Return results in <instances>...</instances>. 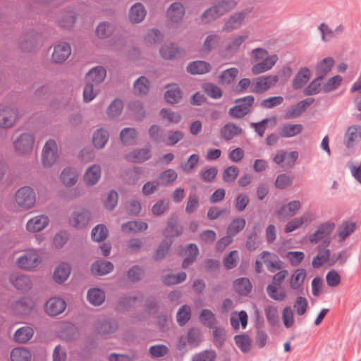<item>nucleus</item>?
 Masks as SVG:
<instances>
[{
	"label": "nucleus",
	"instance_id": "1",
	"mask_svg": "<svg viewBox=\"0 0 361 361\" xmlns=\"http://www.w3.org/2000/svg\"><path fill=\"white\" fill-rule=\"evenodd\" d=\"M278 61L276 54L269 55L268 51L263 48H256L252 50L250 61L252 63L251 68L254 75H259L271 70Z\"/></svg>",
	"mask_w": 361,
	"mask_h": 361
},
{
	"label": "nucleus",
	"instance_id": "2",
	"mask_svg": "<svg viewBox=\"0 0 361 361\" xmlns=\"http://www.w3.org/2000/svg\"><path fill=\"white\" fill-rule=\"evenodd\" d=\"M97 36L102 39L111 38V42L118 40L123 43V38L118 35V27L114 23L102 22L96 28Z\"/></svg>",
	"mask_w": 361,
	"mask_h": 361
},
{
	"label": "nucleus",
	"instance_id": "3",
	"mask_svg": "<svg viewBox=\"0 0 361 361\" xmlns=\"http://www.w3.org/2000/svg\"><path fill=\"white\" fill-rule=\"evenodd\" d=\"M15 199L20 207L23 209H28L35 205L36 195L32 188L25 186L16 192Z\"/></svg>",
	"mask_w": 361,
	"mask_h": 361
},
{
	"label": "nucleus",
	"instance_id": "4",
	"mask_svg": "<svg viewBox=\"0 0 361 361\" xmlns=\"http://www.w3.org/2000/svg\"><path fill=\"white\" fill-rule=\"evenodd\" d=\"M251 12V8H245L233 13L224 23L222 30L226 32H231L240 29L244 23L247 15Z\"/></svg>",
	"mask_w": 361,
	"mask_h": 361
},
{
	"label": "nucleus",
	"instance_id": "5",
	"mask_svg": "<svg viewBox=\"0 0 361 361\" xmlns=\"http://www.w3.org/2000/svg\"><path fill=\"white\" fill-rule=\"evenodd\" d=\"M335 228V224L331 221H326L319 225L316 231L309 236V241L312 244H317L322 240L324 243H329L330 238H328Z\"/></svg>",
	"mask_w": 361,
	"mask_h": 361
},
{
	"label": "nucleus",
	"instance_id": "6",
	"mask_svg": "<svg viewBox=\"0 0 361 361\" xmlns=\"http://www.w3.org/2000/svg\"><path fill=\"white\" fill-rule=\"evenodd\" d=\"M255 101L253 96L249 95L235 101L237 104L229 110V115L233 118H241L244 117L250 110Z\"/></svg>",
	"mask_w": 361,
	"mask_h": 361
},
{
	"label": "nucleus",
	"instance_id": "7",
	"mask_svg": "<svg viewBox=\"0 0 361 361\" xmlns=\"http://www.w3.org/2000/svg\"><path fill=\"white\" fill-rule=\"evenodd\" d=\"M91 219V214L89 210L79 207L76 208L69 218V224L75 228H83L88 225Z\"/></svg>",
	"mask_w": 361,
	"mask_h": 361
},
{
	"label": "nucleus",
	"instance_id": "8",
	"mask_svg": "<svg viewBox=\"0 0 361 361\" xmlns=\"http://www.w3.org/2000/svg\"><path fill=\"white\" fill-rule=\"evenodd\" d=\"M34 143V136L30 133H24L14 140L13 147L17 153L25 154L32 150Z\"/></svg>",
	"mask_w": 361,
	"mask_h": 361
},
{
	"label": "nucleus",
	"instance_id": "9",
	"mask_svg": "<svg viewBox=\"0 0 361 361\" xmlns=\"http://www.w3.org/2000/svg\"><path fill=\"white\" fill-rule=\"evenodd\" d=\"M58 159V147L56 142L53 140H49L44 145L42 160L44 166H51Z\"/></svg>",
	"mask_w": 361,
	"mask_h": 361
},
{
	"label": "nucleus",
	"instance_id": "10",
	"mask_svg": "<svg viewBox=\"0 0 361 361\" xmlns=\"http://www.w3.org/2000/svg\"><path fill=\"white\" fill-rule=\"evenodd\" d=\"M40 262L39 255L34 250H30L21 256L17 260L18 267L22 269L31 270L38 266Z\"/></svg>",
	"mask_w": 361,
	"mask_h": 361
},
{
	"label": "nucleus",
	"instance_id": "11",
	"mask_svg": "<svg viewBox=\"0 0 361 361\" xmlns=\"http://www.w3.org/2000/svg\"><path fill=\"white\" fill-rule=\"evenodd\" d=\"M298 158V153L296 151L286 152L279 150L273 158V161L281 165L284 169L292 168Z\"/></svg>",
	"mask_w": 361,
	"mask_h": 361
},
{
	"label": "nucleus",
	"instance_id": "12",
	"mask_svg": "<svg viewBox=\"0 0 361 361\" xmlns=\"http://www.w3.org/2000/svg\"><path fill=\"white\" fill-rule=\"evenodd\" d=\"M279 80L278 75H267L257 78L252 84V92H263L274 86Z\"/></svg>",
	"mask_w": 361,
	"mask_h": 361
},
{
	"label": "nucleus",
	"instance_id": "13",
	"mask_svg": "<svg viewBox=\"0 0 361 361\" xmlns=\"http://www.w3.org/2000/svg\"><path fill=\"white\" fill-rule=\"evenodd\" d=\"M259 258L263 259V262L265 264L268 271L271 273L281 270L284 267V263L276 255L268 251L262 252L259 254Z\"/></svg>",
	"mask_w": 361,
	"mask_h": 361
},
{
	"label": "nucleus",
	"instance_id": "14",
	"mask_svg": "<svg viewBox=\"0 0 361 361\" xmlns=\"http://www.w3.org/2000/svg\"><path fill=\"white\" fill-rule=\"evenodd\" d=\"M18 118L16 109L9 106L0 107V128L12 127Z\"/></svg>",
	"mask_w": 361,
	"mask_h": 361
},
{
	"label": "nucleus",
	"instance_id": "15",
	"mask_svg": "<svg viewBox=\"0 0 361 361\" xmlns=\"http://www.w3.org/2000/svg\"><path fill=\"white\" fill-rule=\"evenodd\" d=\"M361 140V126L353 125L347 129L344 135V145L347 148H353Z\"/></svg>",
	"mask_w": 361,
	"mask_h": 361
},
{
	"label": "nucleus",
	"instance_id": "16",
	"mask_svg": "<svg viewBox=\"0 0 361 361\" xmlns=\"http://www.w3.org/2000/svg\"><path fill=\"white\" fill-rule=\"evenodd\" d=\"M314 99L310 97L298 102L295 105L288 109L286 118H295L299 117L314 102Z\"/></svg>",
	"mask_w": 361,
	"mask_h": 361
},
{
	"label": "nucleus",
	"instance_id": "17",
	"mask_svg": "<svg viewBox=\"0 0 361 361\" xmlns=\"http://www.w3.org/2000/svg\"><path fill=\"white\" fill-rule=\"evenodd\" d=\"M49 219L47 216L39 215L27 221L26 228L29 232L36 233L45 228L49 225Z\"/></svg>",
	"mask_w": 361,
	"mask_h": 361
},
{
	"label": "nucleus",
	"instance_id": "18",
	"mask_svg": "<svg viewBox=\"0 0 361 361\" xmlns=\"http://www.w3.org/2000/svg\"><path fill=\"white\" fill-rule=\"evenodd\" d=\"M185 14V8L180 2L173 3L167 10L166 17L169 22L177 23L183 18Z\"/></svg>",
	"mask_w": 361,
	"mask_h": 361
},
{
	"label": "nucleus",
	"instance_id": "19",
	"mask_svg": "<svg viewBox=\"0 0 361 361\" xmlns=\"http://www.w3.org/2000/svg\"><path fill=\"white\" fill-rule=\"evenodd\" d=\"M71 53V48L69 44L62 42L54 47L52 54V60L55 63H61L66 61Z\"/></svg>",
	"mask_w": 361,
	"mask_h": 361
},
{
	"label": "nucleus",
	"instance_id": "20",
	"mask_svg": "<svg viewBox=\"0 0 361 361\" xmlns=\"http://www.w3.org/2000/svg\"><path fill=\"white\" fill-rule=\"evenodd\" d=\"M66 307V302L59 298H50L45 305L47 312L51 316L61 314L65 310Z\"/></svg>",
	"mask_w": 361,
	"mask_h": 361
},
{
	"label": "nucleus",
	"instance_id": "21",
	"mask_svg": "<svg viewBox=\"0 0 361 361\" xmlns=\"http://www.w3.org/2000/svg\"><path fill=\"white\" fill-rule=\"evenodd\" d=\"M307 276V271L303 268L295 269L289 279V286L292 290L302 289L303 283Z\"/></svg>",
	"mask_w": 361,
	"mask_h": 361
},
{
	"label": "nucleus",
	"instance_id": "22",
	"mask_svg": "<svg viewBox=\"0 0 361 361\" xmlns=\"http://www.w3.org/2000/svg\"><path fill=\"white\" fill-rule=\"evenodd\" d=\"M106 75V69L101 66L92 68L86 74V80L89 83L97 85L101 83L105 79Z\"/></svg>",
	"mask_w": 361,
	"mask_h": 361
},
{
	"label": "nucleus",
	"instance_id": "23",
	"mask_svg": "<svg viewBox=\"0 0 361 361\" xmlns=\"http://www.w3.org/2000/svg\"><path fill=\"white\" fill-rule=\"evenodd\" d=\"M11 283L20 291L25 292L31 288L30 279L23 274H14L11 276Z\"/></svg>",
	"mask_w": 361,
	"mask_h": 361
},
{
	"label": "nucleus",
	"instance_id": "24",
	"mask_svg": "<svg viewBox=\"0 0 361 361\" xmlns=\"http://www.w3.org/2000/svg\"><path fill=\"white\" fill-rule=\"evenodd\" d=\"M242 133V128L231 122L226 123L220 130L221 136L225 140H231Z\"/></svg>",
	"mask_w": 361,
	"mask_h": 361
},
{
	"label": "nucleus",
	"instance_id": "25",
	"mask_svg": "<svg viewBox=\"0 0 361 361\" xmlns=\"http://www.w3.org/2000/svg\"><path fill=\"white\" fill-rule=\"evenodd\" d=\"M311 77L310 70L307 67L301 68L295 75L292 86L294 90L302 88Z\"/></svg>",
	"mask_w": 361,
	"mask_h": 361
},
{
	"label": "nucleus",
	"instance_id": "26",
	"mask_svg": "<svg viewBox=\"0 0 361 361\" xmlns=\"http://www.w3.org/2000/svg\"><path fill=\"white\" fill-rule=\"evenodd\" d=\"M32 308V302L30 298H23L12 305V310L15 314L26 315Z\"/></svg>",
	"mask_w": 361,
	"mask_h": 361
},
{
	"label": "nucleus",
	"instance_id": "27",
	"mask_svg": "<svg viewBox=\"0 0 361 361\" xmlns=\"http://www.w3.org/2000/svg\"><path fill=\"white\" fill-rule=\"evenodd\" d=\"M101 174L100 166L94 164L87 169L84 175V180L87 185H94L99 181Z\"/></svg>",
	"mask_w": 361,
	"mask_h": 361
},
{
	"label": "nucleus",
	"instance_id": "28",
	"mask_svg": "<svg viewBox=\"0 0 361 361\" xmlns=\"http://www.w3.org/2000/svg\"><path fill=\"white\" fill-rule=\"evenodd\" d=\"M151 157L149 148L135 149L126 155V159L134 163H142L148 160Z\"/></svg>",
	"mask_w": 361,
	"mask_h": 361
},
{
	"label": "nucleus",
	"instance_id": "29",
	"mask_svg": "<svg viewBox=\"0 0 361 361\" xmlns=\"http://www.w3.org/2000/svg\"><path fill=\"white\" fill-rule=\"evenodd\" d=\"M300 208V202L299 200H293L283 204L277 211V214L285 217H292L298 212Z\"/></svg>",
	"mask_w": 361,
	"mask_h": 361
},
{
	"label": "nucleus",
	"instance_id": "30",
	"mask_svg": "<svg viewBox=\"0 0 361 361\" xmlns=\"http://www.w3.org/2000/svg\"><path fill=\"white\" fill-rule=\"evenodd\" d=\"M148 228L147 223L141 221H131L123 224L121 226L122 231L126 234H135L145 231Z\"/></svg>",
	"mask_w": 361,
	"mask_h": 361
},
{
	"label": "nucleus",
	"instance_id": "31",
	"mask_svg": "<svg viewBox=\"0 0 361 361\" xmlns=\"http://www.w3.org/2000/svg\"><path fill=\"white\" fill-rule=\"evenodd\" d=\"M146 13L144 6L141 3H136L129 11V19L132 23H138L144 20Z\"/></svg>",
	"mask_w": 361,
	"mask_h": 361
},
{
	"label": "nucleus",
	"instance_id": "32",
	"mask_svg": "<svg viewBox=\"0 0 361 361\" xmlns=\"http://www.w3.org/2000/svg\"><path fill=\"white\" fill-rule=\"evenodd\" d=\"M199 255V249L196 244L190 243L185 249V258L183 261L182 267L184 269L188 267L196 259Z\"/></svg>",
	"mask_w": 361,
	"mask_h": 361
},
{
	"label": "nucleus",
	"instance_id": "33",
	"mask_svg": "<svg viewBox=\"0 0 361 361\" xmlns=\"http://www.w3.org/2000/svg\"><path fill=\"white\" fill-rule=\"evenodd\" d=\"M183 51L178 47L172 44L170 46H164L160 49V55L164 59H175L183 55Z\"/></svg>",
	"mask_w": 361,
	"mask_h": 361
},
{
	"label": "nucleus",
	"instance_id": "34",
	"mask_svg": "<svg viewBox=\"0 0 361 361\" xmlns=\"http://www.w3.org/2000/svg\"><path fill=\"white\" fill-rule=\"evenodd\" d=\"M356 229V224L352 221L342 222L338 227V236L340 241H344Z\"/></svg>",
	"mask_w": 361,
	"mask_h": 361
},
{
	"label": "nucleus",
	"instance_id": "35",
	"mask_svg": "<svg viewBox=\"0 0 361 361\" xmlns=\"http://www.w3.org/2000/svg\"><path fill=\"white\" fill-rule=\"evenodd\" d=\"M117 328V324L112 320L98 322L96 326L97 332L106 337L115 332Z\"/></svg>",
	"mask_w": 361,
	"mask_h": 361
},
{
	"label": "nucleus",
	"instance_id": "36",
	"mask_svg": "<svg viewBox=\"0 0 361 361\" xmlns=\"http://www.w3.org/2000/svg\"><path fill=\"white\" fill-rule=\"evenodd\" d=\"M221 42V37L215 32L210 33L204 41L202 47V52L208 54L215 49Z\"/></svg>",
	"mask_w": 361,
	"mask_h": 361
},
{
	"label": "nucleus",
	"instance_id": "37",
	"mask_svg": "<svg viewBox=\"0 0 361 361\" xmlns=\"http://www.w3.org/2000/svg\"><path fill=\"white\" fill-rule=\"evenodd\" d=\"M167 88L165 92V99L168 103L176 104L178 103L181 99V92L177 84L167 85Z\"/></svg>",
	"mask_w": 361,
	"mask_h": 361
},
{
	"label": "nucleus",
	"instance_id": "38",
	"mask_svg": "<svg viewBox=\"0 0 361 361\" xmlns=\"http://www.w3.org/2000/svg\"><path fill=\"white\" fill-rule=\"evenodd\" d=\"M113 269V264L106 260L97 261L92 265V272L93 274L98 276L107 274L110 273Z\"/></svg>",
	"mask_w": 361,
	"mask_h": 361
},
{
	"label": "nucleus",
	"instance_id": "39",
	"mask_svg": "<svg viewBox=\"0 0 361 361\" xmlns=\"http://www.w3.org/2000/svg\"><path fill=\"white\" fill-rule=\"evenodd\" d=\"M71 266L67 263L60 264L54 270V279L56 282L61 283L67 280L71 274Z\"/></svg>",
	"mask_w": 361,
	"mask_h": 361
},
{
	"label": "nucleus",
	"instance_id": "40",
	"mask_svg": "<svg viewBox=\"0 0 361 361\" xmlns=\"http://www.w3.org/2000/svg\"><path fill=\"white\" fill-rule=\"evenodd\" d=\"M252 288V283L247 278H240L233 282L234 290L240 295H247Z\"/></svg>",
	"mask_w": 361,
	"mask_h": 361
},
{
	"label": "nucleus",
	"instance_id": "41",
	"mask_svg": "<svg viewBox=\"0 0 361 361\" xmlns=\"http://www.w3.org/2000/svg\"><path fill=\"white\" fill-rule=\"evenodd\" d=\"M211 69V66L209 63L203 61H197L191 62L187 67V71L193 75H201L208 73Z\"/></svg>",
	"mask_w": 361,
	"mask_h": 361
},
{
	"label": "nucleus",
	"instance_id": "42",
	"mask_svg": "<svg viewBox=\"0 0 361 361\" xmlns=\"http://www.w3.org/2000/svg\"><path fill=\"white\" fill-rule=\"evenodd\" d=\"M11 361H31L32 355L25 347L14 348L10 353Z\"/></svg>",
	"mask_w": 361,
	"mask_h": 361
},
{
	"label": "nucleus",
	"instance_id": "43",
	"mask_svg": "<svg viewBox=\"0 0 361 361\" xmlns=\"http://www.w3.org/2000/svg\"><path fill=\"white\" fill-rule=\"evenodd\" d=\"M334 65V59L332 57H326L322 59L316 66L317 76L324 78L331 70Z\"/></svg>",
	"mask_w": 361,
	"mask_h": 361
},
{
	"label": "nucleus",
	"instance_id": "44",
	"mask_svg": "<svg viewBox=\"0 0 361 361\" xmlns=\"http://www.w3.org/2000/svg\"><path fill=\"white\" fill-rule=\"evenodd\" d=\"M302 129L301 124H285L282 126L279 134L282 137H292L300 135Z\"/></svg>",
	"mask_w": 361,
	"mask_h": 361
},
{
	"label": "nucleus",
	"instance_id": "45",
	"mask_svg": "<svg viewBox=\"0 0 361 361\" xmlns=\"http://www.w3.org/2000/svg\"><path fill=\"white\" fill-rule=\"evenodd\" d=\"M109 133L103 129H97L93 134L92 142L94 146L98 149H102L105 147L109 140Z\"/></svg>",
	"mask_w": 361,
	"mask_h": 361
},
{
	"label": "nucleus",
	"instance_id": "46",
	"mask_svg": "<svg viewBox=\"0 0 361 361\" xmlns=\"http://www.w3.org/2000/svg\"><path fill=\"white\" fill-rule=\"evenodd\" d=\"M61 180L66 186H72L78 180V172L75 169L67 167L61 172Z\"/></svg>",
	"mask_w": 361,
	"mask_h": 361
},
{
	"label": "nucleus",
	"instance_id": "47",
	"mask_svg": "<svg viewBox=\"0 0 361 361\" xmlns=\"http://www.w3.org/2000/svg\"><path fill=\"white\" fill-rule=\"evenodd\" d=\"M87 298L90 303L99 306L105 300V293L102 290L94 288L88 290Z\"/></svg>",
	"mask_w": 361,
	"mask_h": 361
},
{
	"label": "nucleus",
	"instance_id": "48",
	"mask_svg": "<svg viewBox=\"0 0 361 361\" xmlns=\"http://www.w3.org/2000/svg\"><path fill=\"white\" fill-rule=\"evenodd\" d=\"M34 331L30 326H23L18 329L14 334L15 341L19 343H25L32 337Z\"/></svg>",
	"mask_w": 361,
	"mask_h": 361
},
{
	"label": "nucleus",
	"instance_id": "49",
	"mask_svg": "<svg viewBox=\"0 0 361 361\" xmlns=\"http://www.w3.org/2000/svg\"><path fill=\"white\" fill-rule=\"evenodd\" d=\"M137 133L135 128H125L120 133V140L125 145H130L136 143Z\"/></svg>",
	"mask_w": 361,
	"mask_h": 361
},
{
	"label": "nucleus",
	"instance_id": "50",
	"mask_svg": "<svg viewBox=\"0 0 361 361\" xmlns=\"http://www.w3.org/2000/svg\"><path fill=\"white\" fill-rule=\"evenodd\" d=\"M246 221L242 217L235 218L231 221L227 228V234L230 236H235L240 233L245 226Z\"/></svg>",
	"mask_w": 361,
	"mask_h": 361
},
{
	"label": "nucleus",
	"instance_id": "51",
	"mask_svg": "<svg viewBox=\"0 0 361 361\" xmlns=\"http://www.w3.org/2000/svg\"><path fill=\"white\" fill-rule=\"evenodd\" d=\"M238 75V68H228L221 72V75L219 76L218 82L221 85H228L235 79Z\"/></svg>",
	"mask_w": 361,
	"mask_h": 361
},
{
	"label": "nucleus",
	"instance_id": "52",
	"mask_svg": "<svg viewBox=\"0 0 361 361\" xmlns=\"http://www.w3.org/2000/svg\"><path fill=\"white\" fill-rule=\"evenodd\" d=\"M178 178L177 173L173 169H167L159 174L157 181L159 185H168Z\"/></svg>",
	"mask_w": 361,
	"mask_h": 361
},
{
	"label": "nucleus",
	"instance_id": "53",
	"mask_svg": "<svg viewBox=\"0 0 361 361\" xmlns=\"http://www.w3.org/2000/svg\"><path fill=\"white\" fill-rule=\"evenodd\" d=\"M224 14L218 8L216 4L207 9L201 16L202 21L204 23H209Z\"/></svg>",
	"mask_w": 361,
	"mask_h": 361
},
{
	"label": "nucleus",
	"instance_id": "54",
	"mask_svg": "<svg viewBox=\"0 0 361 361\" xmlns=\"http://www.w3.org/2000/svg\"><path fill=\"white\" fill-rule=\"evenodd\" d=\"M150 84L148 79L141 76L134 82V92L137 95L146 94L149 90Z\"/></svg>",
	"mask_w": 361,
	"mask_h": 361
},
{
	"label": "nucleus",
	"instance_id": "55",
	"mask_svg": "<svg viewBox=\"0 0 361 361\" xmlns=\"http://www.w3.org/2000/svg\"><path fill=\"white\" fill-rule=\"evenodd\" d=\"M279 287L280 286L269 284L267 287V293L271 299L283 301L286 298V293L283 288H279Z\"/></svg>",
	"mask_w": 361,
	"mask_h": 361
},
{
	"label": "nucleus",
	"instance_id": "56",
	"mask_svg": "<svg viewBox=\"0 0 361 361\" xmlns=\"http://www.w3.org/2000/svg\"><path fill=\"white\" fill-rule=\"evenodd\" d=\"M247 314L245 311H240L238 312V315L235 314H233L231 317V324L235 329H238L240 326V322L242 325V327L245 329L247 324Z\"/></svg>",
	"mask_w": 361,
	"mask_h": 361
},
{
	"label": "nucleus",
	"instance_id": "57",
	"mask_svg": "<svg viewBox=\"0 0 361 361\" xmlns=\"http://www.w3.org/2000/svg\"><path fill=\"white\" fill-rule=\"evenodd\" d=\"M200 322L209 328L214 327L216 320L214 314L207 309L202 310L200 314Z\"/></svg>",
	"mask_w": 361,
	"mask_h": 361
},
{
	"label": "nucleus",
	"instance_id": "58",
	"mask_svg": "<svg viewBox=\"0 0 361 361\" xmlns=\"http://www.w3.org/2000/svg\"><path fill=\"white\" fill-rule=\"evenodd\" d=\"M76 20V15L73 11H66L59 20L61 27L70 29L71 28Z\"/></svg>",
	"mask_w": 361,
	"mask_h": 361
},
{
	"label": "nucleus",
	"instance_id": "59",
	"mask_svg": "<svg viewBox=\"0 0 361 361\" xmlns=\"http://www.w3.org/2000/svg\"><path fill=\"white\" fill-rule=\"evenodd\" d=\"M322 78H319V77L317 76L307 87H306L303 91V93L305 96H311L315 95L320 92L322 90L321 87V80Z\"/></svg>",
	"mask_w": 361,
	"mask_h": 361
},
{
	"label": "nucleus",
	"instance_id": "60",
	"mask_svg": "<svg viewBox=\"0 0 361 361\" xmlns=\"http://www.w3.org/2000/svg\"><path fill=\"white\" fill-rule=\"evenodd\" d=\"M202 337L199 329L192 328L188 332V343L192 347H197L202 342Z\"/></svg>",
	"mask_w": 361,
	"mask_h": 361
},
{
	"label": "nucleus",
	"instance_id": "61",
	"mask_svg": "<svg viewBox=\"0 0 361 361\" xmlns=\"http://www.w3.org/2000/svg\"><path fill=\"white\" fill-rule=\"evenodd\" d=\"M108 229L103 224H99L92 231V238L93 240L100 242L104 240L108 236Z\"/></svg>",
	"mask_w": 361,
	"mask_h": 361
},
{
	"label": "nucleus",
	"instance_id": "62",
	"mask_svg": "<svg viewBox=\"0 0 361 361\" xmlns=\"http://www.w3.org/2000/svg\"><path fill=\"white\" fill-rule=\"evenodd\" d=\"M191 316L190 307L187 305H183L178 311L176 314L177 322L180 326H184L190 319Z\"/></svg>",
	"mask_w": 361,
	"mask_h": 361
},
{
	"label": "nucleus",
	"instance_id": "63",
	"mask_svg": "<svg viewBox=\"0 0 361 361\" xmlns=\"http://www.w3.org/2000/svg\"><path fill=\"white\" fill-rule=\"evenodd\" d=\"M236 345L243 353H247L250 349L251 342L250 337L246 334L237 335L234 337Z\"/></svg>",
	"mask_w": 361,
	"mask_h": 361
},
{
	"label": "nucleus",
	"instance_id": "64",
	"mask_svg": "<svg viewBox=\"0 0 361 361\" xmlns=\"http://www.w3.org/2000/svg\"><path fill=\"white\" fill-rule=\"evenodd\" d=\"M239 173V169L235 166H230L224 169L222 178L225 183H231L235 181Z\"/></svg>",
	"mask_w": 361,
	"mask_h": 361
}]
</instances>
